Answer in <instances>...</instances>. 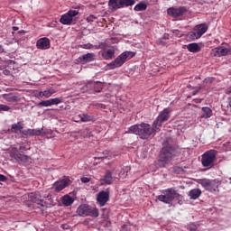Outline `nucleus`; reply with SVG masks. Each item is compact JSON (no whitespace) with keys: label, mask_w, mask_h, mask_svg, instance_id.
<instances>
[{"label":"nucleus","mask_w":231,"mask_h":231,"mask_svg":"<svg viewBox=\"0 0 231 231\" xmlns=\"http://www.w3.org/2000/svg\"><path fill=\"white\" fill-rule=\"evenodd\" d=\"M160 130L159 127H155L152 124L151 126L149 124L142 123L140 125H134L128 127V130L125 134H130L139 136L143 140H147L154 133Z\"/></svg>","instance_id":"obj_1"},{"label":"nucleus","mask_w":231,"mask_h":231,"mask_svg":"<svg viewBox=\"0 0 231 231\" xmlns=\"http://www.w3.org/2000/svg\"><path fill=\"white\" fill-rule=\"evenodd\" d=\"M177 156V149L176 147L170 144L168 141L163 143V147L160 152L159 159L157 161V165L160 168H164L168 165L174 157Z\"/></svg>","instance_id":"obj_2"},{"label":"nucleus","mask_w":231,"mask_h":231,"mask_svg":"<svg viewBox=\"0 0 231 231\" xmlns=\"http://www.w3.org/2000/svg\"><path fill=\"white\" fill-rule=\"evenodd\" d=\"M157 199L162 202L172 206V201L176 199L180 203L183 200V196H181L173 188H168L167 189L162 190V194L156 197Z\"/></svg>","instance_id":"obj_3"},{"label":"nucleus","mask_w":231,"mask_h":231,"mask_svg":"<svg viewBox=\"0 0 231 231\" xmlns=\"http://www.w3.org/2000/svg\"><path fill=\"white\" fill-rule=\"evenodd\" d=\"M30 148H27L26 146H21L19 147V149L17 147L11 148L9 152L11 161H14L17 163L26 166L29 163L30 157L23 154V152H26Z\"/></svg>","instance_id":"obj_4"},{"label":"nucleus","mask_w":231,"mask_h":231,"mask_svg":"<svg viewBox=\"0 0 231 231\" xmlns=\"http://www.w3.org/2000/svg\"><path fill=\"white\" fill-rule=\"evenodd\" d=\"M135 56V52L125 51L122 52L118 57L116 58L111 63L107 64V68L110 70L120 68L124 65L127 60H130Z\"/></svg>","instance_id":"obj_5"},{"label":"nucleus","mask_w":231,"mask_h":231,"mask_svg":"<svg viewBox=\"0 0 231 231\" xmlns=\"http://www.w3.org/2000/svg\"><path fill=\"white\" fill-rule=\"evenodd\" d=\"M217 151L211 149L201 155V163L204 168L213 169L217 162Z\"/></svg>","instance_id":"obj_6"},{"label":"nucleus","mask_w":231,"mask_h":231,"mask_svg":"<svg viewBox=\"0 0 231 231\" xmlns=\"http://www.w3.org/2000/svg\"><path fill=\"white\" fill-rule=\"evenodd\" d=\"M77 214L81 217L90 216L97 217L99 216L98 209L97 208H91L89 205H79L77 209Z\"/></svg>","instance_id":"obj_7"},{"label":"nucleus","mask_w":231,"mask_h":231,"mask_svg":"<svg viewBox=\"0 0 231 231\" xmlns=\"http://www.w3.org/2000/svg\"><path fill=\"white\" fill-rule=\"evenodd\" d=\"M135 4V0H108V6H110L113 12H116L117 10L132 6Z\"/></svg>","instance_id":"obj_8"},{"label":"nucleus","mask_w":231,"mask_h":231,"mask_svg":"<svg viewBox=\"0 0 231 231\" xmlns=\"http://www.w3.org/2000/svg\"><path fill=\"white\" fill-rule=\"evenodd\" d=\"M171 118V110L170 108H164L163 111L159 113V116L152 122L153 127L159 128L162 126V124L168 122Z\"/></svg>","instance_id":"obj_9"},{"label":"nucleus","mask_w":231,"mask_h":231,"mask_svg":"<svg viewBox=\"0 0 231 231\" xmlns=\"http://www.w3.org/2000/svg\"><path fill=\"white\" fill-rule=\"evenodd\" d=\"M79 12L76 10H69L61 15L60 23L63 25H72L76 24V20L74 17L79 15Z\"/></svg>","instance_id":"obj_10"},{"label":"nucleus","mask_w":231,"mask_h":231,"mask_svg":"<svg viewBox=\"0 0 231 231\" xmlns=\"http://www.w3.org/2000/svg\"><path fill=\"white\" fill-rule=\"evenodd\" d=\"M199 183L206 190H208L209 192L217 191L219 186L217 180L201 179Z\"/></svg>","instance_id":"obj_11"},{"label":"nucleus","mask_w":231,"mask_h":231,"mask_svg":"<svg viewBox=\"0 0 231 231\" xmlns=\"http://www.w3.org/2000/svg\"><path fill=\"white\" fill-rule=\"evenodd\" d=\"M71 183H72V180L69 177H63L62 179L56 180L53 183V188L55 192H60L64 189H66L67 187L70 186Z\"/></svg>","instance_id":"obj_12"},{"label":"nucleus","mask_w":231,"mask_h":231,"mask_svg":"<svg viewBox=\"0 0 231 231\" xmlns=\"http://www.w3.org/2000/svg\"><path fill=\"white\" fill-rule=\"evenodd\" d=\"M187 12L186 7H170L167 10L168 15L177 18L184 15V13Z\"/></svg>","instance_id":"obj_13"},{"label":"nucleus","mask_w":231,"mask_h":231,"mask_svg":"<svg viewBox=\"0 0 231 231\" xmlns=\"http://www.w3.org/2000/svg\"><path fill=\"white\" fill-rule=\"evenodd\" d=\"M36 47L41 51L49 50L51 48V40L46 37L41 38L40 40H37Z\"/></svg>","instance_id":"obj_14"},{"label":"nucleus","mask_w":231,"mask_h":231,"mask_svg":"<svg viewBox=\"0 0 231 231\" xmlns=\"http://www.w3.org/2000/svg\"><path fill=\"white\" fill-rule=\"evenodd\" d=\"M97 201L100 207H104L106 203L109 201V192L108 191H100L97 194Z\"/></svg>","instance_id":"obj_15"},{"label":"nucleus","mask_w":231,"mask_h":231,"mask_svg":"<svg viewBox=\"0 0 231 231\" xmlns=\"http://www.w3.org/2000/svg\"><path fill=\"white\" fill-rule=\"evenodd\" d=\"M95 60H96V55L94 52H88L79 57V62H81V64H88L95 61Z\"/></svg>","instance_id":"obj_16"},{"label":"nucleus","mask_w":231,"mask_h":231,"mask_svg":"<svg viewBox=\"0 0 231 231\" xmlns=\"http://www.w3.org/2000/svg\"><path fill=\"white\" fill-rule=\"evenodd\" d=\"M57 90L53 88H48L46 90L44 91H40L36 94V97L38 98H49L51 97L52 95L56 94Z\"/></svg>","instance_id":"obj_17"},{"label":"nucleus","mask_w":231,"mask_h":231,"mask_svg":"<svg viewBox=\"0 0 231 231\" xmlns=\"http://www.w3.org/2000/svg\"><path fill=\"white\" fill-rule=\"evenodd\" d=\"M226 51L225 47H216L211 50L212 57H226Z\"/></svg>","instance_id":"obj_18"},{"label":"nucleus","mask_w":231,"mask_h":231,"mask_svg":"<svg viewBox=\"0 0 231 231\" xmlns=\"http://www.w3.org/2000/svg\"><path fill=\"white\" fill-rule=\"evenodd\" d=\"M24 136H41L42 131L39 129H27L22 132Z\"/></svg>","instance_id":"obj_19"},{"label":"nucleus","mask_w":231,"mask_h":231,"mask_svg":"<svg viewBox=\"0 0 231 231\" xmlns=\"http://www.w3.org/2000/svg\"><path fill=\"white\" fill-rule=\"evenodd\" d=\"M208 30V27L206 23L198 24L194 27V32L199 33L201 37L204 35Z\"/></svg>","instance_id":"obj_20"},{"label":"nucleus","mask_w":231,"mask_h":231,"mask_svg":"<svg viewBox=\"0 0 231 231\" xmlns=\"http://www.w3.org/2000/svg\"><path fill=\"white\" fill-rule=\"evenodd\" d=\"M94 88V92L96 93H101V91L103 90V88L100 84L98 83H89L87 84L84 87L85 91H88V88Z\"/></svg>","instance_id":"obj_21"},{"label":"nucleus","mask_w":231,"mask_h":231,"mask_svg":"<svg viewBox=\"0 0 231 231\" xmlns=\"http://www.w3.org/2000/svg\"><path fill=\"white\" fill-rule=\"evenodd\" d=\"M101 184L110 185L113 182V177L110 171H106L103 179L100 180Z\"/></svg>","instance_id":"obj_22"},{"label":"nucleus","mask_w":231,"mask_h":231,"mask_svg":"<svg viewBox=\"0 0 231 231\" xmlns=\"http://www.w3.org/2000/svg\"><path fill=\"white\" fill-rule=\"evenodd\" d=\"M23 124L22 122H17L16 124H14L11 125V133L18 134V133H21L23 131Z\"/></svg>","instance_id":"obj_23"},{"label":"nucleus","mask_w":231,"mask_h":231,"mask_svg":"<svg viewBox=\"0 0 231 231\" xmlns=\"http://www.w3.org/2000/svg\"><path fill=\"white\" fill-rule=\"evenodd\" d=\"M187 50L189 52L199 53L201 51V47L199 46V43L193 42L187 45Z\"/></svg>","instance_id":"obj_24"},{"label":"nucleus","mask_w":231,"mask_h":231,"mask_svg":"<svg viewBox=\"0 0 231 231\" xmlns=\"http://www.w3.org/2000/svg\"><path fill=\"white\" fill-rule=\"evenodd\" d=\"M115 55L116 51H114L113 49H108L107 51L101 53V56L106 60H112Z\"/></svg>","instance_id":"obj_25"},{"label":"nucleus","mask_w":231,"mask_h":231,"mask_svg":"<svg viewBox=\"0 0 231 231\" xmlns=\"http://www.w3.org/2000/svg\"><path fill=\"white\" fill-rule=\"evenodd\" d=\"M2 97L4 100L7 101L8 103L17 102V97H15L14 93L3 94Z\"/></svg>","instance_id":"obj_26"},{"label":"nucleus","mask_w":231,"mask_h":231,"mask_svg":"<svg viewBox=\"0 0 231 231\" xmlns=\"http://www.w3.org/2000/svg\"><path fill=\"white\" fill-rule=\"evenodd\" d=\"M82 123L95 122V116L88 114L79 115Z\"/></svg>","instance_id":"obj_27"},{"label":"nucleus","mask_w":231,"mask_h":231,"mask_svg":"<svg viewBox=\"0 0 231 231\" xmlns=\"http://www.w3.org/2000/svg\"><path fill=\"white\" fill-rule=\"evenodd\" d=\"M201 194H202V191L199 189H194L189 192V196L190 199H198L199 196H201Z\"/></svg>","instance_id":"obj_28"},{"label":"nucleus","mask_w":231,"mask_h":231,"mask_svg":"<svg viewBox=\"0 0 231 231\" xmlns=\"http://www.w3.org/2000/svg\"><path fill=\"white\" fill-rule=\"evenodd\" d=\"M210 116H213V111L208 106H203L201 117L209 118Z\"/></svg>","instance_id":"obj_29"},{"label":"nucleus","mask_w":231,"mask_h":231,"mask_svg":"<svg viewBox=\"0 0 231 231\" xmlns=\"http://www.w3.org/2000/svg\"><path fill=\"white\" fill-rule=\"evenodd\" d=\"M200 37L201 35L195 31L188 32V35H187V38L189 42H194L196 40H199Z\"/></svg>","instance_id":"obj_30"},{"label":"nucleus","mask_w":231,"mask_h":231,"mask_svg":"<svg viewBox=\"0 0 231 231\" xmlns=\"http://www.w3.org/2000/svg\"><path fill=\"white\" fill-rule=\"evenodd\" d=\"M74 203V199L69 195L63 196L62 204L66 207H70Z\"/></svg>","instance_id":"obj_31"},{"label":"nucleus","mask_w":231,"mask_h":231,"mask_svg":"<svg viewBox=\"0 0 231 231\" xmlns=\"http://www.w3.org/2000/svg\"><path fill=\"white\" fill-rule=\"evenodd\" d=\"M79 134H81V136L83 138H89V137L93 136V134L89 128H84L81 131H79Z\"/></svg>","instance_id":"obj_32"},{"label":"nucleus","mask_w":231,"mask_h":231,"mask_svg":"<svg viewBox=\"0 0 231 231\" xmlns=\"http://www.w3.org/2000/svg\"><path fill=\"white\" fill-rule=\"evenodd\" d=\"M147 9V5L146 4L141 2L139 4H137L134 7V11L135 12H143Z\"/></svg>","instance_id":"obj_33"},{"label":"nucleus","mask_w":231,"mask_h":231,"mask_svg":"<svg viewBox=\"0 0 231 231\" xmlns=\"http://www.w3.org/2000/svg\"><path fill=\"white\" fill-rule=\"evenodd\" d=\"M51 102V106H58L59 104H62L63 103V97H55V98H51L49 99Z\"/></svg>","instance_id":"obj_34"},{"label":"nucleus","mask_w":231,"mask_h":231,"mask_svg":"<svg viewBox=\"0 0 231 231\" xmlns=\"http://www.w3.org/2000/svg\"><path fill=\"white\" fill-rule=\"evenodd\" d=\"M39 106L41 107H49L51 106V103L50 101V99L47 100H42L38 104Z\"/></svg>","instance_id":"obj_35"},{"label":"nucleus","mask_w":231,"mask_h":231,"mask_svg":"<svg viewBox=\"0 0 231 231\" xmlns=\"http://www.w3.org/2000/svg\"><path fill=\"white\" fill-rule=\"evenodd\" d=\"M172 32H173V34H174L175 37L180 38V37H183V36H184V32H180V31H179V30H173Z\"/></svg>","instance_id":"obj_36"},{"label":"nucleus","mask_w":231,"mask_h":231,"mask_svg":"<svg viewBox=\"0 0 231 231\" xmlns=\"http://www.w3.org/2000/svg\"><path fill=\"white\" fill-rule=\"evenodd\" d=\"M11 110V106H8L6 105H1L0 104V112L4 111V112H8Z\"/></svg>","instance_id":"obj_37"},{"label":"nucleus","mask_w":231,"mask_h":231,"mask_svg":"<svg viewBox=\"0 0 231 231\" xmlns=\"http://www.w3.org/2000/svg\"><path fill=\"white\" fill-rule=\"evenodd\" d=\"M187 229L189 231H198V226L194 224L188 225Z\"/></svg>","instance_id":"obj_38"},{"label":"nucleus","mask_w":231,"mask_h":231,"mask_svg":"<svg viewBox=\"0 0 231 231\" xmlns=\"http://www.w3.org/2000/svg\"><path fill=\"white\" fill-rule=\"evenodd\" d=\"M97 18L94 15H89L87 17V22L93 23Z\"/></svg>","instance_id":"obj_39"},{"label":"nucleus","mask_w":231,"mask_h":231,"mask_svg":"<svg viewBox=\"0 0 231 231\" xmlns=\"http://www.w3.org/2000/svg\"><path fill=\"white\" fill-rule=\"evenodd\" d=\"M90 180H91V179H89V178L82 177V178H81V182H82V183H89Z\"/></svg>","instance_id":"obj_40"},{"label":"nucleus","mask_w":231,"mask_h":231,"mask_svg":"<svg viewBox=\"0 0 231 231\" xmlns=\"http://www.w3.org/2000/svg\"><path fill=\"white\" fill-rule=\"evenodd\" d=\"M7 177L3 174H0V182H6Z\"/></svg>","instance_id":"obj_41"},{"label":"nucleus","mask_w":231,"mask_h":231,"mask_svg":"<svg viewBox=\"0 0 231 231\" xmlns=\"http://www.w3.org/2000/svg\"><path fill=\"white\" fill-rule=\"evenodd\" d=\"M92 48H93V45H91V44H84L83 45V49H86V50H90Z\"/></svg>","instance_id":"obj_42"},{"label":"nucleus","mask_w":231,"mask_h":231,"mask_svg":"<svg viewBox=\"0 0 231 231\" xmlns=\"http://www.w3.org/2000/svg\"><path fill=\"white\" fill-rule=\"evenodd\" d=\"M161 39H162V40H169L170 39V34L165 32L163 34V37H162Z\"/></svg>","instance_id":"obj_43"},{"label":"nucleus","mask_w":231,"mask_h":231,"mask_svg":"<svg viewBox=\"0 0 231 231\" xmlns=\"http://www.w3.org/2000/svg\"><path fill=\"white\" fill-rule=\"evenodd\" d=\"M231 55V48H226V56Z\"/></svg>","instance_id":"obj_44"},{"label":"nucleus","mask_w":231,"mask_h":231,"mask_svg":"<svg viewBox=\"0 0 231 231\" xmlns=\"http://www.w3.org/2000/svg\"><path fill=\"white\" fill-rule=\"evenodd\" d=\"M159 43H160L161 45H165V42H163V40H162V39H160Z\"/></svg>","instance_id":"obj_45"},{"label":"nucleus","mask_w":231,"mask_h":231,"mask_svg":"<svg viewBox=\"0 0 231 231\" xmlns=\"http://www.w3.org/2000/svg\"><path fill=\"white\" fill-rule=\"evenodd\" d=\"M14 32H18L19 31V27H13Z\"/></svg>","instance_id":"obj_46"},{"label":"nucleus","mask_w":231,"mask_h":231,"mask_svg":"<svg viewBox=\"0 0 231 231\" xmlns=\"http://www.w3.org/2000/svg\"><path fill=\"white\" fill-rule=\"evenodd\" d=\"M228 106L231 107V97L228 98Z\"/></svg>","instance_id":"obj_47"},{"label":"nucleus","mask_w":231,"mask_h":231,"mask_svg":"<svg viewBox=\"0 0 231 231\" xmlns=\"http://www.w3.org/2000/svg\"><path fill=\"white\" fill-rule=\"evenodd\" d=\"M125 227H126V226H125V225H123L121 231H125Z\"/></svg>","instance_id":"obj_48"},{"label":"nucleus","mask_w":231,"mask_h":231,"mask_svg":"<svg viewBox=\"0 0 231 231\" xmlns=\"http://www.w3.org/2000/svg\"><path fill=\"white\" fill-rule=\"evenodd\" d=\"M19 32H25L24 31Z\"/></svg>","instance_id":"obj_49"},{"label":"nucleus","mask_w":231,"mask_h":231,"mask_svg":"<svg viewBox=\"0 0 231 231\" xmlns=\"http://www.w3.org/2000/svg\"><path fill=\"white\" fill-rule=\"evenodd\" d=\"M1 48H3V46H2V45H0V49H1Z\"/></svg>","instance_id":"obj_50"},{"label":"nucleus","mask_w":231,"mask_h":231,"mask_svg":"<svg viewBox=\"0 0 231 231\" xmlns=\"http://www.w3.org/2000/svg\"><path fill=\"white\" fill-rule=\"evenodd\" d=\"M97 49H100V47H97Z\"/></svg>","instance_id":"obj_51"}]
</instances>
